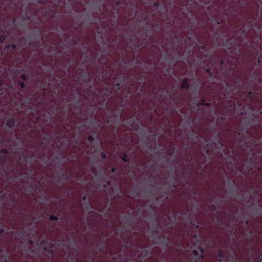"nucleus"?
I'll list each match as a JSON object with an SVG mask.
<instances>
[{
  "label": "nucleus",
  "mask_w": 262,
  "mask_h": 262,
  "mask_svg": "<svg viewBox=\"0 0 262 262\" xmlns=\"http://www.w3.org/2000/svg\"><path fill=\"white\" fill-rule=\"evenodd\" d=\"M5 165V162L4 160H0V165L4 166Z\"/></svg>",
  "instance_id": "a19ab883"
},
{
  "label": "nucleus",
  "mask_w": 262,
  "mask_h": 262,
  "mask_svg": "<svg viewBox=\"0 0 262 262\" xmlns=\"http://www.w3.org/2000/svg\"><path fill=\"white\" fill-rule=\"evenodd\" d=\"M162 219H164V223L165 226L171 227L172 224H171V217L169 215L166 216H162Z\"/></svg>",
  "instance_id": "0eeeda50"
},
{
  "label": "nucleus",
  "mask_w": 262,
  "mask_h": 262,
  "mask_svg": "<svg viewBox=\"0 0 262 262\" xmlns=\"http://www.w3.org/2000/svg\"><path fill=\"white\" fill-rule=\"evenodd\" d=\"M21 78L23 81H26L28 78V76L25 74H23L21 76Z\"/></svg>",
  "instance_id": "473e14b6"
},
{
  "label": "nucleus",
  "mask_w": 262,
  "mask_h": 262,
  "mask_svg": "<svg viewBox=\"0 0 262 262\" xmlns=\"http://www.w3.org/2000/svg\"><path fill=\"white\" fill-rule=\"evenodd\" d=\"M126 123L128 126L133 127L136 130H138L139 129V124L136 122L134 116L129 117L126 122Z\"/></svg>",
  "instance_id": "f03ea898"
},
{
  "label": "nucleus",
  "mask_w": 262,
  "mask_h": 262,
  "mask_svg": "<svg viewBox=\"0 0 262 262\" xmlns=\"http://www.w3.org/2000/svg\"><path fill=\"white\" fill-rule=\"evenodd\" d=\"M49 219L51 221H57V220H58V218L57 216H55V215H54L53 214H51L49 216Z\"/></svg>",
  "instance_id": "b1692460"
},
{
  "label": "nucleus",
  "mask_w": 262,
  "mask_h": 262,
  "mask_svg": "<svg viewBox=\"0 0 262 262\" xmlns=\"http://www.w3.org/2000/svg\"><path fill=\"white\" fill-rule=\"evenodd\" d=\"M178 97H173L172 98V100H173V101H177V100H178Z\"/></svg>",
  "instance_id": "3c124183"
},
{
  "label": "nucleus",
  "mask_w": 262,
  "mask_h": 262,
  "mask_svg": "<svg viewBox=\"0 0 262 262\" xmlns=\"http://www.w3.org/2000/svg\"><path fill=\"white\" fill-rule=\"evenodd\" d=\"M29 243L30 244H32V243H33V242H32V241L31 240H30V241H29Z\"/></svg>",
  "instance_id": "774afa93"
},
{
  "label": "nucleus",
  "mask_w": 262,
  "mask_h": 262,
  "mask_svg": "<svg viewBox=\"0 0 262 262\" xmlns=\"http://www.w3.org/2000/svg\"><path fill=\"white\" fill-rule=\"evenodd\" d=\"M29 45H30V46H32V45H33V42H32V41H30V42H29Z\"/></svg>",
  "instance_id": "4d7b16f0"
},
{
  "label": "nucleus",
  "mask_w": 262,
  "mask_h": 262,
  "mask_svg": "<svg viewBox=\"0 0 262 262\" xmlns=\"http://www.w3.org/2000/svg\"><path fill=\"white\" fill-rule=\"evenodd\" d=\"M203 242L206 247H209L211 244H215V242L211 237H209L207 239L204 240Z\"/></svg>",
  "instance_id": "6e6552de"
},
{
  "label": "nucleus",
  "mask_w": 262,
  "mask_h": 262,
  "mask_svg": "<svg viewBox=\"0 0 262 262\" xmlns=\"http://www.w3.org/2000/svg\"><path fill=\"white\" fill-rule=\"evenodd\" d=\"M209 209H210V210L213 211H215L216 210V207L214 204H212V205H210Z\"/></svg>",
  "instance_id": "c756f323"
},
{
  "label": "nucleus",
  "mask_w": 262,
  "mask_h": 262,
  "mask_svg": "<svg viewBox=\"0 0 262 262\" xmlns=\"http://www.w3.org/2000/svg\"><path fill=\"white\" fill-rule=\"evenodd\" d=\"M193 256L190 258V262H203L205 258L204 254L199 255L198 251L194 250L192 251Z\"/></svg>",
  "instance_id": "f257e3e1"
},
{
  "label": "nucleus",
  "mask_w": 262,
  "mask_h": 262,
  "mask_svg": "<svg viewBox=\"0 0 262 262\" xmlns=\"http://www.w3.org/2000/svg\"><path fill=\"white\" fill-rule=\"evenodd\" d=\"M41 246L43 247V249L48 252L50 255L53 254L52 250V243L47 241H43L41 243Z\"/></svg>",
  "instance_id": "7ed1b4c3"
},
{
  "label": "nucleus",
  "mask_w": 262,
  "mask_h": 262,
  "mask_svg": "<svg viewBox=\"0 0 262 262\" xmlns=\"http://www.w3.org/2000/svg\"><path fill=\"white\" fill-rule=\"evenodd\" d=\"M257 62L258 63H262V53L260 54V56H259L258 59L257 60Z\"/></svg>",
  "instance_id": "e433bc0d"
},
{
  "label": "nucleus",
  "mask_w": 262,
  "mask_h": 262,
  "mask_svg": "<svg viewBox=\"0 0 262 262\" xmlns=\"http://www.w3.org/2000/svg\"><path fill=\"white\" fill-rule=\"evenodd\" d=\"M222 89L225 90L228 95H229L231 92L232 89L230 88V85L228 83H226L225 85L223 86Z\"/></svg>",
  "instance_id": "4468645a"
},
{
  "label": "nucleus",
  "mask_w": 262,
  "mask_h": 262,
  "mask_svg": "<svg viewBox=\"0 0 262 262\" xmlns=\"http://www.w3.org/2000/svg\"><path fill=\"white\" fill-rule=\"evenodd\" d=\"M155 232L157 234H159V228H158V226H157L156 227V229L155 230Z\"/></svg>",
  "instance_id": "58836bf2"
},
{
  "label": "nucleus",
  "mask_w": 262,
  "mask_h": 262,
  "mask_svg": "<svg viewBox=\"0 0 262 262\" xmlns=\"http://www.w3.org/2000/svg\"><path fill=\"white\" fill-rule=\"evenodd\" d=\"M91 169H92V171L93 172H95V168L94 167H92Z\"/></svg>",
  "instance_id": "5fc2aeb1"
},
{
  "label": "nucleus",
  "mask_w": 262,
  "mask_h": 262,
  "mask_svg": "<svg viewBox=\"0 0 262 262\" xmlns=\"http://www.w3.org/2000/svg\"><path fill=\"white\" fill-rule=\"evenodd\" d=\"M61 177L64 178L66 181H68L71 178V175L68 173L66 174H62Z\"/></svg>",
  "instance_id": "6ab92c4d"
},
{
  "label": "nucleus",
  "mask_w": 262,
  "mask_h": 262,
  "mask_svg": "<svg viewBox=\"0 0 262 262\" xmlns=\"http://www.w3.org/2000/svg\"><path fill=\"white\" fill-rule=\"evenodd\" d=\"M154 6L157 7H158L159 6V3L158 2H155L153 4Z\"/></svg>",
  "instance_id": "79ce46f5"
},
{
  "label": "nucleus",
  "mask_w": 262,
  "mask_h": 262,
  "mask_svg": "<svg viewBox=\"0 0 262 262\" xmlns=\"http://www.w3.org/2000/svg\"><path fill=\"white\" fill-rule=\"evenodd\" d=\"M5 50H10L12 53H14L16 50V45L15 43L9 44L6 47Z\"/></svg>",
  "instance_id": "9d476101"
},
{
  "label": "nucleus",
  "mask_w": 262,
  "mask_h": 262,
  "mask_svg": "<svg viewBox=\"0 0 262 262\" xmlns=\"http://www.w3.org/2000/svg\"><path fill=\"white\" fill-rule=\"evenodd\" d=\"M255 121L254 119H251L250 120H249L248 124L249 125H251L253 124L254 123H255Z\"/></svg>",
  "instance_id": "72a5a7b5"
},
{
  "label": "nucleus",
  "mask_w": 262,
  "mask_h": 262,
  "mask_svg": "<svg viewBox=\"0 0 262 262\" xmlns=\"http://www.w3.org/2000/svg\"><path fill=\"white\" fill-rule=\"evenodd\" d=\"M189 86H190V85H189V84L188 83V81L187 78H184L182 81L181 87H180L181 89L188 90L189 88Z\"/></svg>",
  "instance_id": "1a4fd4ad"
},
{
  "label": "nucleus",
  "mask_w": 262,
  "mask_h": 262,
  "mask_svg": "<svg viewBox=\"0 0 262 262\" xmlns=\"http://www.w3.org/2000/svg\"><path fill=\"white\" fill-rule=\"evenodd\" d=\"M6 39V36L5 35H0V43H3Z\"/></svg>",
  "instance_id": "5701e85b"
},
{
  "label": "nucleus",
  "mask_w": 262,
  "mask_h": 262,
  "mask_svg": "<svg viewBox=\"0 0 262 262\" xmlns=\"http://www.w3.org/2000/svg\"><path fill=\"white\" fill-rule=\"evenodd\" d=\"M259 114L262 115V110L261 108L259 110Z\"/></svg>",
  "instance_id": "052dcab7"
},
{
  "label": "nucleus",
  "mask_w": 262,
  "mask_h": 262,
  "mask_svg": "<svg viewBox=\"0 0 262 262\" xmlns=\"http://www.w3.org/2000/svg\"><path fill=\"white\" fill-rule=\"evenodd\" d=\"M45 51L48 53H50V50H49V49H48L47 50H45Z\"/></svg>",
  "instance_id": "bf43d9fd"
},
{
  "label": "nucleus",
  "mask_w": 262,
  "mask_h": 262,
  "mask_svg": "<svg viewBox=\"0 0 262 262\" xmlns=\"http://www.w3.org/2000/svg\"><path fill=\"white\" fill-rule=\"evenodd\" d=\"M86 199V196H83V198H82V200L83 201H85Z\"/></svg>",
  "instance_id": "13d9d810"
},
{
  "label": "nucleus",
  "mask_w": 262,
  "mask_h": 262,
  "mask_svg": "<svg viewBox=\"0 0 262 262\" xmlns=\"http://www.w3.org/2000/svg\"><path fill=\"white\" fill-rule=\"evenodd\" d=\"M96 247L98 249L99 251L102 252L104 248V243L103 242L101 243H99L96 245Z\"/></svg>",
  "instance_id": "dca6fc26"
},
{
  "label": "nucleus",
  "mask_w": 262,
  "mask_h": 262,
  "mask_svg": "<svg viewBox=\"0 0 262 262\" xmlns=\"http://www.w3.org/2000/svg\"><path fill=\"white\" fill-rule=\"evenodd\" d=\"M106 122L109 123H114V122H113V119L112 118L111 116H108L106 118Z\"/></svg>",
  "instance_id": "bb28decb"
},
{
  "label": "nucleus",
  "mask_w": 262,
  "mask_h": 262,
  "mask_svg": "<svg viewBox=\"0 0 262 262\" xmlns=\"http://www.w3.org/2000/svg\"><path fill=\"white\" fill-rule=\"evenodd\" d=\"M113 94V91L110 89L109 88L105 89L104 92H103L104 96L106 97H111Z\"/></svg>",
  "instance_id": "9b49d317"
},
{
  "label": "nucleus",
  "mask_w": 262,
  "mask_h": 262,
  "mask_svg": "<svg viewBox=\"0 0 262 262\" xmlns=\"http://www.w3.org/2000/svg\"><path fill=\"white\" fill-rule=\"evenodd\" d=\"M19 85H20V87L21 89H24L25 88V83L23 82V81H18Z\"/></svg>",
  "instance_id": "c85d7f7f"
},
{
  "label": "nucleus",
  "mask_w": 262,
  "mask_h": 262,
  "mask_svg": "<svg viewBox=\"0 0 262 262\" xmlns=\"http://www.w3.org/2000/svg\"><path fill=\"white\" fill-rule=\"evenodd\" d=\"M122 160L124 162H127L128 161L127 155L125 153L123 154V156L121 158Z\"/></svg>",
  "instance_id": "412c9836"
},
{
  "label": "nucleus",
  "mask_w": 262,
  "mask_h": 262,
  "mask_svg": "<svg viewBox=\"0 0 262 262\" xmlns=\"http://www.w3.org/2000/svg\"><path fill=\"white\" fill-rule=\"evenodd\" d=\"M0 152L4 155L8 154V150L6 148H2L0 150Z\"/></svg>",
  "instance_id": "cd10ccee"
},
{
  "label": "nucleus",
  "mask_w": 262,
  "mask_h": 262,
  "mask_svg": "<svg viewBox=\"0 0 262 262\" xmlns=\"http://www.w3.org/2000/svg\"><path fill=\"white\" fill-rule=\"evenodd\" d=\"M214 69H213L212 70V68H207L206 70V72L207 74H208V75L210 77H212L213 76V74L215 72L214 71Z\"/></svg>",
  "instance_id": "2eb2a0df"
},
{
  "label": "nucleus",
  "mask_w": 262,
  "mask_h": 262,
  "mask_svg": "<svg viewBox=\"0 0 262 262\" xmlns=\"http://www.w3.org/2000/svg\"><path fill=\"white\" fill-rule=\"evenodd\" d=\"M51 13L52 14V17H53L54 16V15H55V13H54V11L53 10H50L49 11L45 12V15L48 16H49Z\"/></svg>",
  "instance_id": "4be33fe9"
},
{
  "label": "nucleus",
  "mask_w": 262,
  "mask_h": 262,
  "mask_svg": "<svg viewBox=\"0 0 262 262\" xmlns=\"http://www.w3.org/2000/svg\"><path fill=\"white\" fill-rule=\"evenodd\" d=\"M16 123V120L15 118H11L6 120V125L7 127L10 128H13Z\"/></svg>",
  "instance_id": "20e7f679"
},
{
  "label": "nucleus",
  "mask_w": 262,
  "mask_h": 262,
  "mask_svg": "<svg viewBox=\"0 0 262 262\" xmlns=\"http://www.w3.org/2000/svg\"><path fill=\"white\" fill-rule=\"evenodd\" d=\"M252 94H253V93L252 91H249L248 93L247 97L249 98H251Z\"/></svg>",
  "instance_id": "4c0bfd02"
},
{
  "label": "nucleus",
  "mask_w": 262,
  "mask_h": 262,
  "mask_svg": "<svg viewBox=\"0 0 262 262\" xmlns=\"http://www.w3.org/2000/svg\"><path fill=\"white\" fill-rule=\"evenodd\" d=\"M169 239H168L167 241L165 242V243L164 244L166 247H168L169 245Z\"/></svg>",
  "instance_id": "49530a36"
},
{
  "label": "nucleus",
  "mask_w": 262,
  "mask_h": 262,
  "mask_svg": "<svg viewBox=\"0 0 262 262\" xmlns=\"http://www.w3.org/2000/svg\"><path fill=\"white\" fill-rule=\"evenodd\" d=\"M103 187L104 188H106V187H107V185L104 184V185H103Z\"/></svg>",
  "instance_id": "69168bd1"
},
{
  "label": "nucleus",
  "mask_w": 262,
  "mask_h": 262,
  "mask_svg": "<svg viewBox=\"0 0 262 262\" xmlns=\"http://www.w3.org/2000/svg\"><path fill=\"white\" fill-rule=\"evenodd\" d=\"M220 63V66H222L225 63V60L224 59H221Z\"/></svg>",
  "instance_id": "c03bdc74"
},
{
  "label": "nucleus",
  "mask_w": 262,
  "mask_h": 262,
  "mask_svg": "<svg viewBox=\"0 0 262 262\" xmlns=\"http://www.w3.org/2000/svg\"><path fill=\"white\" fill-rule=\"evenodd\" d=\"M121 115L119 114V113L117 114V115H114V117H119V116H120Z\"/></svg>",
  "instance_id": "6e6d98bb"
},
{
  "label": "nucleus",
  "mask_w": 262,
  "mask_h": 262,
  "mask_svg": "<svg viewBox=\"0 0 262 262\" xmlns=\"http://www.w3.org/2000/svg\"><path fill=\"white\" fill-rule=\"evenodd\" d=\"M198 249L199 251L201 252V254H204L205 252V248L203 247L199 246L198 247Z\"/></svg>",
  "instance_id": "393cba45"
},
{
  "label": "nucleus",
  "mask_w": 262,
  "mask_h": 262,
  "mask_svg": "<svg viewBox=\"0 0 262 262\" xmlns=\"http://www.w3.org/2000/svg\"><path fill=\"white\" fill-rule=\"evenodd\" d=\"M46 86L45 85H42L40 86V89L41 90H45L46 89Z\"/></svg>",
  "instance_id": "09e8293b"
},
{
  "label": "nucleus",
  "mask_w": 262,
  "mask_h": 262,
  "mask_svg": "<svg viewBox=\"0 0 262 262\" xmlns=\"http://www.w3.org/2000/svg\"><path fill=\"white\" fill-rule=\"evenodd\" d=\"M40 117H38L36 118V121H38L40 120Z\"/></svg>",
  "instance_id": "0e129e2a"
},
{
  "label": "nucleus",
  "mask_w": 262,
  "mask_h": 262,
  "mask_svg": "<svg viewBox=\"0 0 262 262\" xmlns=\"http://www.w3.org/2000/svg\"><path fill=\"white\" fill-rule=\"evenodd\" d=\"M210 105L209 103L206 102L204 98H202L201 100V102L197 103L196 106L200 107V106H209Z\"/></svg>",
  "instance_id": "ddd939ff"
},
{
  "label": "nucleus",
  "mask_w": 262,
  "mask_h": 262,
  "mask_svg": "<svg viewBox=\"0 0 262 262\" xmlns=\"http://www.w3.org/2000/svg\"><path fill=\"white\" fill-rule=\"evenodd\" d=\"M233 44V41H232L230 39H227L224 43V46L230 52H231V50L232 49V46Z\"/></svg>",
  "instance_id": "423d86ee"
},
{
  "label": "nucleus",
  "mask_w": 262,
  "mask_h": 262,
  "mask_svg": "<svg viewBox=\"0 0 262 262\" xmlns=\"http://www.w3.org/2000/svg\"><path fill=\"white\" fill-rule=\"evenodd\" d=\"M190 224L193 226L195 229H198L199 228V225L198 224H194L192 221H191Z\"/></svg>",
  "instance_id": "2f4dec72"
},
{
  "label": "nucleus",
  "mask_w": 262,
  "mask_h": 262,
  "mask_svg": "<svg viewBox=\"0 0 262 262\" xmlns=\"http://www.w3.org/2000/svg\"><path fill=\"white\" fill-rule=\"evenodd\" d=\"M3 251H4L3 249H0V254L2 253L3 252Z\"/></svg>",
  "instance_id": "680f3d73"
},
{
  "label": "nucleus",
  "mask_w": 262,
  "mask_h": 262,
  "mask_svg": "<svg viewBox=\"0 0 262 262\" xmlns=\"http://www.w3.org/2000/svg\"><path fill=\"white\" fill-rule=\"evenodd\" d=\"M5 232V229L4 228H2L0 229V234H4Z\"/></svg>",
  "instance_id": "a18cd8bd"
},
{
  "label": "nucleus",
  "mask_w": 262,
  "mask_h": 262,
  "mask_svg": "<svg viewBox=\"0 0 262 262\" xmlns=\"http://www.w3.org/2000/svg\"><path fill=\"white\" fill-rule=\"evenodd\" d=\"M254 262H262V253H260L258 256L254 258Z\"/></svg>",
  "instance_id": "f3484780"
},
{
  "label": "nucleus",
  "mask_w": 262,
  "mask_h": 262,
  "mask_svg": "<svg viewBox=\"0 0 262 262\" xmlns=\"http://www.w3.org/2000/svg\"><path fill=\"white\" fill-rule=\"evenodd\" d=\"M114 89H115V93L118 92V91L120 89V83L119 82L117 83V84H116V85L114 87Z\"/></svg>",
  "instance_id": "a878e982"
},
{
  "label": "nucleus",
  "mask_w": 262,
  "mask_h": 262,
  "mask_svg": "<svg viewBox=\"0 0 262 262\" xmlns=\"http://www.w3.org/2000/svg\"><path fill=\"white\" fill-rule=\"evenodd\" d=\"M149 254V249L147 247H143L141 248V253L140 256L143 258L146 259Z\"/></svg>",
  "instance_id": "39448f33"
},
{
  "label": "nucleus",
  "mask_w": 262,
  "mask_h": 262,
  "mask_svg": "<svg viewBox=\"0 0 262 262\" xmlns=\"http://www.w3.org/2000/svg\"><path fill=\"white\" fill-rule=\"evenodd\" d=\"M176 147L173 146L170 147L165 152L167 156H172L174 154L176 150Z\"/></svg>",
  "instance_id": "f8f14e48"
},
{
  "label": "nucleus",
  "mask_w": 262,
  "mask_h": 262,
  "mask_svg": "<svg viewBox=\"0 0 262 262\" xmlns=\"http://www.w3.org/2000/svg\"><path fill=\"white\" fill-rule=\"evenodd\" d=\"M39 184H40V182H38V184L36 183L34 185V188H33V186H31V185L30 186V188H31L32 189H37Z\"/></svg>",
  "instance_id": "7c9ffc66"
},
{
  "label": "nucleus",
  "mask_w": 262,
  "mask_h": 262,
  "mask_svg": "<svg viewBox=\"0 0 262 262\" xmlns=\"http://www.w3.org/2000/svg\"><path fill=\"white\" fill-rule=\"evenodd\" d=\"M118 79H119V77L117 76H115L113 78L114 81H117V80H118Z\"/></svg>",
  "instance_id": "8fccbe9b"
},
{
  "label": "nucleus",
  "mask_w": 262,
  "mask_h": 262,
  "mask_svg": "<svg viewBox=\"0 0 262 262\" xmlns=\"http://www.w3.org/2000/svg\"><path fill=\"white\" fill-rule=\"evenodd\" d=\"M37 2L40 4H43L45 3V0H37Z\"/></svg>",
  "instance_id": "ea45409f"
},
{
  "label": "nucleus",
  "mask_w": 262,
  "mask_h": 262,
  "mask_svg": "<svg viewBox=\"0 0 262 262\" xmlns=\"http://www.w3.org/2000/svg\"><path fill=\"white\" fill-rule=\"evenodd\" d=\"M208 152H209V150L208 149H206V154H208Z\"/></svg>",
  "instance_id": "338daca9"
},
{
  "label": "nucleus",
  "mask_w": 262,
  "mask_h": 262,
  "mask_svg": "<svg viewBox=\"0 0 262 262\" xmlns=\"http://www.w3.org/2000/svg\"><path fill=\"white\" fill-rule=\"evenodd\" d=\"M201 49H202V50H205V49H206V47H205V46H204V45H202V46H201Z\"/></svg>",
  "instance_id": "864d4df0"
},
{
  "label": "nucleus",
  "mask_w": 262,
  "mask_h": 262,
  "mask_svg": "<svg viewBox=\"0 0 262 262\" xmlns=\"http://www.w3.org/2000/svg\"><path fill=\"white\" fill-rule=\"evenodd\" d=\"M83 81L86 83L90 82V73H88V74H85V77L83 79Z\"/></svg>",
  "instance_id": "a211bd4d"
},
{
  "label": "nucleus",
  "mask_w": 262,
  "mask_h": 262,
  "mask_svg": "<svg viewBox=\"0 0 262 262\" xmlns=\"http://www.w3.org/2000/svg\"><path fill=\"white\" fill-rule=\"evenodd\" d=\"M111 172L112 173H115L116 172V169L114 167H112L111 169Z\"/></svg>",
  "instance_id": "de8ad7c7"
},
{
  "label": "nucleus",
  "mask_w": 262,
  "mask_h": 262,
  "mask_svg": "<svg viewBox=\"0 0 262 262\" xmlns=\"http://www.w3.org/2000/svg\"><path fill=\"white\" fill-rule=\"evenodd\" d=\"M2 172L5 174L7 173V171L5 169H4Z\"/></svg>",
  "instance_id": "e2e57ef3"
},
{
  "label": "nucleus",
  "mask_w": 262,
  "mask_h": 262,
  "mask_svg": "<svg viewBox=\"0 0 262 262\" xmlns=\"http://www.w3.org/2000/svg\"><path fill=\"white\" fill-rule=\"evenodd\" d=\"M51 137H49L48 138H45V140H46L48 142H50L51 141Z\"/></svg>",
  "instance_id": "37998d69"
},
{
  "label": "nucleus",
  "mask_w": 262,
  "mask_h": 262,
  "mask_svg": "<svg viewBox=\"0 0 262 262\" xmlns=\"http://www.w3.org/2000/svg\"><path fill=\"white\" fill-rule=\"evenodd\" d=\"M87 140H88V141L89 142H93L94 140V137L93 136H89L88 137Z\"/></svg>",
  "instance_id": "f704fd0d"
},
{
  "label": "nucleus",
  "mask_w": 262,
  "mask_h": 262,
  "mask_svg": "<svg viewBox=\"0 0 262 262\" xmlns=\"http://www.w3.org/2000/svg\"><path fill=\"white\" fill-rule=\"evenodd\" d=\"M100 155L103 160H105L106 158V155L104 152H101Z\"/></svg>",
  "instance_id": "c9c22d12"
},
{
  "label": "nucleus",
  "mask_w": 262,
  "mask_h": 262,
  "mask_svg": "<svg viewBox=\"0 0 262 262\" xmlns=\"http://www.w3.org/2000/svg\"><path fill=\"white\" fill-rule=\"evenodd\" d=\"M258 82L259 83L261 84L262 83V78H259L258 80Z\"/></svg>",
  "instance_id": "603ef678"
},
{
  "label": "nucleus",
  "mask_w": 262,
  "mask_h": 262,
  "mask_svg": "<svg viewBox=\"0 0 262 262\" xmlns=\"http://www.w3.org/2000/svg\"><path fill=\"white\" fill-rule=\"evenodd\" d=\"M130 214L128 215H125L123 217V220L126 221V222L124 224V225L126 226V227H128L129 226L128 225V221L129 219Z\"/></svg>",
  "instance_id": "aec40b11"
}]
</instances>
